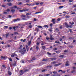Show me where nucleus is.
<instances>
[{"label": "nucleus", "mask_w": 76, "mask_h": 76, "mask_svg": "<svg viewBox=\"0 0 76 76\" xmlns=\"http://www.w3.org/2000/svg\"><path fill=\"white\" fill-rule=\"evenodd\" d=\"M8 74L9 76H11L12 75V72L10 71H8Z\"/></svg>", "instance_id": "7"}, {"label": "nucleus", "mask_w": 76, "mask_h": 76, "mask_svg": "<svg viewBox=\"0 0 76 76\" xmlns=\"http://www.w3.org/2000/svg\"><path fill=\"white\" fill-rule=\"evenodd\" d=\"M57 58H50V60H52V61H53L54 60H56Z\"/></svg>", "instance_id": "6"}, {"label": "nucleus", "mask_w": 76, "mask_h": 76, "mask_svg": "<svg viewBox=\"0 0 76 76\" xmlns=\"http://www.w3.org/2000/svg\"><path fill=\"white\" fill-rule=\"evenodd\" d=\"M49 39H50V40H53V39H54V38L53 37V36H52V35H51L50 36V37L49 38Z\"/></svg>", "instance_id": "8"}, {"label": "nucleus", "mask_w": 76, "mask_h": 76, "mask_svg": "<svg viewBox=\"0 0 76 76\" xmlns=\"http://www.w3.org/2000/svg\"><path fill=\"white\" fill-rule=\"evenodd\" d=\"M61 72V73H65V72L64 71H62V70H59L58 71V72Z\"/></svg>", "instance_id": "5"}, {"label": "nucleus", "mask_w": 76, "mask_h": 76, "mask_svg": "<svg viewBox=\"0 0 76 76\" xmlns=\"http://www.w3.org/2000/svg\"><path fill=\"white\" fill-rule=\"evenodd\" d=\"M28 10H29V9L23 10L24 12H27V11H28Z\"/></svg>", "instance_id": "29"}, {"label": "nucleus", "mask_w": 76, "mask_h": 76, "mask_svg": "<svg viewBox=\"0 0 76 76\" xmlns=\"http://www.w3.org/2000/svg\"><path fill=\"white\" fill-rule=\"evenodd\" d=\"M27 61H28V63H32L33 62V60H27Z\"/></svg>", "instance_id": "12"}, {"label": "nucleus", "mask_w": 76, "mask_h": 76, "mask_svg": "<svg viewBox=\"0 0 76 76\" xmlns=\"http://www.w3.org/2000/svg\"><path fill=\"white\" fill-rule=\"evenodd\" d=\"M66 17L67 19H69V17L68 16H66Z\"/></svg>", "instance_id": "60"}, {"label": "nucleus", "mask_w": 76, "mask_h": 76, "mask_svg": "<svg viewBox=\"0 0 76 76\" xmlns=\"http://www.w3.org/2000/svg\"><path fill=\"white\" fill-rule=\"evenodd\" d=\"M31 36V34H30L27 37V38H30V37Z\"/></svg>", "instance_id": "47"}, {"label": "nucleus", "mask_w": 76, "mask_h": 76, "mask_svg": "<svg viewBox=\"0 0 76 76\" xmlns=\"http://www.w3.org/2000/svg\"><path fill=\"white\" fill-rule=\"evenodd\" d=\"M52 22H53V23L55 24L56 23V20L55 19H52Z\"/></svg>", "instance_id": "4"}, {"label": "nucleus", "mask_w": 76, "mask_h": 76, "mask_svg": "<svg viewBox=\"0 0 76 76\" xmlns=\"http://www.w3.org/2000/svg\"><path fill=\"white\" fill-rule=\"evenodd\" d=\"M36 48L37 50H38L39 49L38 47V46L36 47Z\"/></svg>", "instance_id": "62"}, {"label": "nucleus", "mask_w": 76, "mask_h": 76, "mask_svg": "<svg viewBox=\"0 0 76 76\" xmlns=\"http://www.w3.org/2000/svg\"><path fill=\"white\" fill-rule=\"evenodd\" d=\"M21 18H26V15H20Z\"/></svg>", "instance_id": "15"}, {"label": "nucleus", "mask_w": 76, "mask_h": 76, "mask_svg": "<svg viewBox=\"0 0 76 76\" xmlns=\"http://www.w3.org/2000/svg\"><path fill=\"white\" fill-rule=\"evenodd\" d=\"M25 48L24 47L23 49H21L19 51L20 53H21V54H23L25 53L26 50H25Z\"/></svg>", "instance_id": "1"}, {"label": "nucleus", "mask_w": 76, "mask_h": 76, "mask_svg": "<svg viewBox=\"0 0 76 76\" xmlns=\"http://www.w3.org/2000/svg\"><path fill=\"white\" fill-rule=\"evenodd\" d=\"M61 64H62V63H59L58 64H56L54 66H55V67H57V66H60V65H61Z\"/></svg>", "instance_id": "3"}, {"label": "nucleus", "mask_w": 76, "mask_h": 76, "mask_svg": "<svg viewBox=\"0 0 76 76\" xmlns=\"http://www.w3.org/2000/svg\"><path fill=\"white\" fill-rule=\"evenodd\" d=\"M48 59H44L42 60V61H47Z\"/></svg>", "instance_id": "31"}, {"label": "nucleus", "mask_w": 76, "mask_h": 76, "mask_svg": "<svg viewBox=\"0 0 76 76\" xmlns=\"http://www.w3.org/2000/svg\"><path fill=\"white\" fill-rule=\"evenodd\" d=\"M53 73H54V74H56V73H57V72H55L54 71L53 72Z\"/></svg>", "instance_id": "51"}, {"label": "nucleus", "mask_w": 76, "mask_h": 76, "mask_svg": "<svg viewBox=\"0 0 76 76\" xmlns=\"http://www.w3.org/2000/svg\"><path fill=\"white\" fill-rule=\"evenodd\" d=\"M66 28H69V25H68V24H67V25H66Z\"/></svg>", "instance_id": "35"}, {"label": "nucleus", "mask_w": 76, "mask_h": 76, "mask_svg": "<svg viewBox=\"0 0 76 76\" xmlns=\"http://www.w3.org/2000/svg\"><path fill=\"white\" fill-rule=\"evenodd\" d=\"M13 54L14 57H17L18 56L16 54V53H14Z\"/></svg>", "instance_id": "32"}, {"label": "nucleus", "mask_w": 76, "mask_h": 76, "mask_svg": "<svg viewBox=\"0 0 76 76\" xmlns=\"http://www.w3.org/2000/svg\"><path fill=\"white\" fill-rule=\"evenodd\" d=\"M21 63H25V62H24V61H23V60L21 61Z\"/></svg>", "instance_id": "39"}, {"label": "nucleus", "mask_w": 76, "mask_h": 76, "mask_svg": "<svg viewBox=\"0 0 76 76\" xmlns=\"http://www.w3.org/2000/svg\"><path fill=\"white\" fill-rule=\"evenodd\" d=\"M41 13V12H37L36 13H35V14H38V13Z\"/></svg>", "instance_id": "49"}, {"label": "nucleus", "mask_w": 76, "mask_h": 76, "mask_svg": "<svg viewBox=\"0 0 76 76\" xmlns=\"http://www.w3.org/2000/svg\"><path fill=\"white\" fill-rule=\"evenodd\" d=\"M64 57V55H61L59 56V57L61 58H63Z\"/></svg>", "instance_id": "17"}, {"label": "nucleus", "mask_w": 76, "mask_h": 76, "mask_svg": "<svg viewBox=\"0 0 76 76\" xmlns=\"http://www.w3.org/2000/svg\"><path fill=\"white\" fill-rule=\"evenodd\" d=\"M9 35V34L7 33L6 34V38H7V37H8Z\"/></svg>", "instance_id": "22"}, {"label": "nucleus", "mask_w": 76, "mask_h": 76, "mask_svg": "<svg viewBox=\"0 0 76 76\" xmlns=\"http://www.w3.org/2000/svg\"><path fill=\"white\" fill-rule=\"evenodd\" d=\"M56 62L55 61H53V62H52L51 64H56Z\"/></svg>", "instance_id": "20"}, {"label": "nucleus", "mask_w": 76, "mask_h": 76, "mask_svg": "<svg viewBox=\"0 0 76 76\" xmlns=\"http://www.w3.org/2000/svg\"><path fill=\"white\" fill-rule=\"evenodd\" d=\"M14 9H17V8H18V7H17V6H14Z\"/></svg>", "instance_id": "44"}, {"label": "nucleus", "mask_w": 76, "mask_h": 76, "mask_svg": "<svg viewBox=\"0 0 76 76\" xmlns=\"http://www.w3.org/2000/svg\"><path fill=\"white\" fill-rule=\"evenodd\" d=\"M4 14H7V12H4V13H3Z\"/></svg>", "instance_id": "52"}, {"label": "nucleus", "mask_w": 76, "mask_h": 76, "mask_svg": "<svg viewBox=\"0 0 76 76\" xmlns=\"http://www.w3.org/2000/svg\"><path fill=\"white\" fill-rule=\"evenodd\" d=\"M16 62L15 61H14V64L13 65L14 67L15 66H16Z\"/></svg>", "instance_id": "14"}, {"label": "nucleus", "mask_w": 76, "mask_h": 76, "mask_svg": "<svg viewBox=\"0 0 76 76\" xmlns=\"http://www.w3.org/2000/svg\"><path fill=\"white\" fill-rule=\"evenodd\" d=\"M28 71H29L28 69H26L23 72V73H25V72H28Z\"/></svg>", "instance_id": "19"}, {"label": "nucleus", "mask_w": 76, "mask_h": 76, "mask_svg": "<svg viewBox=\"0 0 76 76\" xmlns=\"http://www.w3.org/2000/svg\"><path fill=\"white\" fill-rule=\"evenodd\" d=\"M42 49H43V50H44L45 48V46H43L42 47Z\"/></svg>", "instance_id": "28"}, {"label": "nucleus", "mask_w": 76, "mask_h": 76, "mask_svg": "<svg viewBox=\"0 0 76 76\" xmlns=\"http://www.w3.org/2000/svg\"><path fill=\"white\" fill-rule=\"evenodd\" d=\"M56 31L57 32H58L59 31V30H58V28H56Z\"/></svg>", "instance_id": "40"}, {"label": "nucleus", "mask_w": 76, "mask_h": 76, "mask_svg": "<svg viewBox=\"0 0 76 76\" xmlns=\"http://www.w3.org/2000/svg\"><path fill=\"white\" fill-rule=\"evenodd\" d=\"M26 48L27 49V51H29V47H28V46L26 45Z\"/></svg>", "instance_id": "11"}, {"label": "nucleus", "mask_w": 76, "mask_h": 76, "mask_svg": "<svg viewBox=\"0 0 76 76\" xmlns=\"http://www.w3.org/2000/svg\"><path fill=\"white\" fill-rule=\"evenodd\" d=\"M11 12H12V13H14V12H15V9L11 10Z\"/></svg>", "instance_id": "16"}, {"label": "nucleus", "mask_w": 76, "mask_h": 76, "mask_svg": "<svg viewBox=\"0 0 76 76\" xmlns=\"http://www.w3.org/2000/svg\"><path fill=\"white\" fill-rule=\"evenodd\" d=\"M56 53H57V54H59V53H60V52L58 51H56Z\"/></svg>", "instance_id": "36"}, {"label": "nucleus", "mask_w": 76, "mask_h": 76, "mask_svg": "<svg viewBox=\"0 0 76 76\" xmlns=\"http://www.w3.org/2000/svg\"><path fill=\"white\" fill-rule=\"evenodd\" d=\"M2 7H4V8H5V6L4 5H2Z\"/></svg>", "instance_id": "55"}, {"label": "nucleus", "mask_w": 76, "mask_h": 76, "mask_svg": "<svg viewBox=\"0 0 76 76\" xmlns=\"http://www.w3.org/2000/svg\"><path fill=\"white\" fill-rule=\"evenodd\" d=\"M53 50L54 51H56V50H57V48H53Z\"/></svg>", "instance_id": "41"}, {"label": "nucleus", "mask_w": 76, "mask_h": 76, "mask_svg": "<svg viewBox=\"0 0 76 76\" xmlns=\"http://www.w3.org/2000/svg\"><path fill=\"white\" fill-rule=\"evenodd\" d=\"M17 21H18V20L17 19H14L12 21V22H17Z\"/></svg>", "instance_id": "25"}, {"label": "nucleus", "mask_w": 76, "mask_h": 76, "mask_svg": "<svg viewBox=\"0 0 76 76\" xmlns=\"http://www.w3.org/2000/svg\"><path fill=\"white\" fill-rule=\"evenodd\" d=\"M7 5H8V6H12L13 4H12L11 3H9L7 4Z\"/></svg>", "instance_id": "13"}, {"label": "nucleus", "mask_w": 76, "mask_h": 76, "mask_svg": "<svg viewBox=\"0 0 76 76\" xmlns=\"http://www.w3.org/2000/svg\"><path fill=\"white\" fill-rule=\"evenodd\" d=\"M31 15V13L29 12H28L26 14V15Z\"/></svg>", "instance_id": "34"}, {"label": "nucleus", "mask_w": 76, "mask_h": 76, "mask_svg": "<svg viewBox=\"0 0 76 76\" xmlns=\"http://www.w3.org/2000/svg\"><path fill=\"white\" fill-rule=\"evenodd\" d=\"M69 28H72V27H73V26H72V25H69Z\"/></svg>", "instance_id": "43"}, {"label": "nucleus", "mask_w": 76, "mask_h": 76, "mask_svg": "<svg viewBox=\"0 0 76 76\" xmlns=\"http://www.w3.org/2000/svg\"><path fill=\"white\" fill-rule=\"evenodd\" d=\"M45 71H47V69H43L42 70V72H44Z\"/></svg>", "instance_id": "23"}, {"label": "nucleus", "mask_w": 76, "mask_h": 76, "mask_svg": "<svg viewBox=\"0 0 76 76\" xmlns=\"http://www.w3.org/2000/svg\"><path fill=\"white\" fill-rule=\"evenodd\" d=\"M10 9H8V8L7 9V10H6V11H7V12H10Z\"/></svg>", "instance_id": "30"}, {"label": "nucleus", "mask_w": 76, "mask_h": 76, "mask_svg": "<svg viewBox=\"0 0 76 76\" xmlns=\"http://www.w3.org/2000/svg\"><path fill=\"white\" fill-rule=\"evenodd\" d=\"M22 19H23V20H28V19L26 18H23Z\"/></svg>", "instance_id": "42"}, {"label": "nucleus", "mask_w": 76, "mask_h": 76, "mask_svg": "<svg viewBox=\"0 0 76 76\" xmlns=\"http://www.w3.org/2000/svg\"><path fill=\"white\" fill-rule=\"evenodd\" d=\"M23 10H20L19 12H23Z\"/></svg>", "instance_id": "48"}, {"label": "nucleus", "mask_w": 76, "mask_h": 76, "mask_svg": "<svg viewBox=\"0 0 76 76\" xmlns=\"http://www.w3.org/2000/svg\"><path fill=\"white\" fill-rule=\"evenodd\" d=\"M66 66H69V64L68 63H66V64H65Z\"/></svg>", "instance_id": "46"}, {"label": "nucleus", "mask_w": 76, "mask_h": 76, "mask_svg": "<svg viewBox=\"0 0 76 76\" xmlns=\"http://www.w3.org/2000/svg\"><path fill=\"white\" fill-rule=\"evenodd\" d=\"M18 4V5H20V4H22V2L19 3V4Z\"/></svg>", "instance_id": "57"}, {"label": "nucleus", "mask_w": 76, "mask_h": 76, "mask_svg": "<svg viewBox=\"0 0 76 76\" xmlns=\"http://www.w3.org/2000/svg\"><path fill=\"white\" fill-rule=\"evenodd\" d=\"M14 34H18V32H14Z\"/></svg>", "instance_id": "63"}, {"label": "nucleus", "mask_w": 76, "mask_h": 76, "mask_svg": "<svg viewBox=\"0 0 76 76\" xmlns=\"http://www.w3.org/2000/svg\"><path fill=\"white\" fill-rule=\"evenodd\" d=\"M11 56L12 57H14V54H12V55H11Z\"/></svg>", "instance_id": "58"}, {"label": "nucleus", "mask_w": 76, "mask_h": 76, "mask_svg": "<svg viewBox=\"0 0 76 76\" xmlns=\"http://www.w3.org/2000/svg\"><path fill=\"white\" fill-rule=\"evenodd\" d=\"M63 7V6H61L59 7V9H62Z\"/></svg>", "instance_id": "38"}, {"label": "nucleus", "mask_w": 76, "mask_h": 76, "mask_svg": "<svg viewBox=\"0 0 76 76\" xmlns=\"http://www.w3.org/2000/svg\"><path fill=\"white\" fill-rule=\"evenodd\" d=\"M9 60L10 61H12V58H10Z\"/></svg>", "instance_id": "61"}, {"label": "nucleus", "mask_w": 76, "mask_h": 76, "mask_svg": "<svg viewBox=\"0 0 76 76\" xmlns=\"http://www.w3.org/2000/svg\"><path fill=\"white\" fill-rule=\"evenodd\" d=\"M47 54H48V55H50V56H51V53H50L49 52H48Z\"/></svg>", "instance_id": "50"}, {"label": "nucleus", "mask_w": 76, "mask_h": 76, "mask_svg": "<svg viewBox=\"0 0 76 76\" xmlns=\"http://www.w3.org/2000/svg\"><path fill=\"white\" fill-rule=\"evenodd\" d=\"M31 41H30L28 43V45H30L31 44Z\"/></svg>", "instance_id": "54"}, {"label": "nucleus", "mask_w": 76, "mask_h": 76, "mask_svg": "<svg viewBox=\"0 0 76 76\" xmlns=\"http://www.w3.org/2000/svg\"><path fill=\"white\" fill-rule=\"evenodd\" d=\"M43 27H44V28H48V26L47 25H45Z\"/></svg>", "instance_id": "21"}, {"label": "nucleus", "mask_w": 76, "mask_h": 76, "mask_svg": "<svg viewBox=\"0 0 76 76\" xmlns=\"http://www.w3.org/2000/svg\"><path fill=\"white\" fill-rule=\"evenodd\" d=\"M50 27H52V26H53V24L51 23L50 24Z\"/></svg>", "instance_id": "53"}, {"label": "nucleus", "mask_w": 76, "mask_h": 76, "mask_svg": "<svg viewBox=\"0 0 76 76\" xmlns=\"http://www.w3.org/2000/svg\"><path fill=\"white\" fill-rule=\"evenodd\" d=\"M32 25H30L28 26V28H32Z\"/></svg>", "instance_id": "24"}, {"label": "nucleus", "mask_w": 76, "mask_h": 76, "mask_svg": "<svg viewBox=\"0 0 76 76\" xmlns=\"http://www.w3.org/2000/svg\"><path fill=\"white\" fill-rule=\"evenodd\" d=\"M25 5H27V6H30L31 5V4H25Z\"/></svg>", "instance_id": "45"}, {"label": "nucleus", "mask_w": 76, "mask_h": 76, "mask_svg": "<svg viewBox=\"0 0 76 76\" xmlns=\"http://www.w3.org/2000/svg\"><path fill=\"white\" fill-rule=\"evenodd\" d=\"M75 71L73 70L72 71L71 73H75Z\"/></svg>", "instance_id": "59"}, {"label": "nucleus", "mask_w": 76, "mask_h": 76, "mask_svg": "<svg viewBox=\"0 0 76 76\" xmlns=\"http://www.w3.org/2000/svg\"><path fill=\"white\" fill-rule=\"evenodd\" d=\"M47 67V69H51L52 67V66H48Z\"/></svg>", "instance_id": "10"}, {"label": "nucleus", "mask_w": 76, "mask_h": 76, "mask_svg": "<svg viewBox=\"0 0 76 76\" xmlns=\"http://www.w3.org/2000/svg\"><path fill=\"white\" fill-rule=\"evenodd\" d=\"M1 59H3L4 60L6 59V57L5 56H1Z\"/></svg>", "instance_id": "2"}, {"label": "nucleus", "mask_w": 76, "mask_h": 76, "mask_svg": "<svg viewBox=\"0 0 76 76\" xmlns=\"http://www.w3.org/2000/svg\"><path fill=\"white\" fill-rule=\"evenodd\" d=\"M50 39V38H49V37H46V39H47V40H48V39Z\"/></svg>", "instance_id": "56"}, {"label": "nucleus", "mask_w": 76, "mask_h": 76, "mask_svg": "<svg viewBox=\"0 0 76 76\" xmlns=\"http://www.w3.org/2000/svg\"><path fill=\"white\" fill-rule=\"evenodd\" d=\"M37 27L39 28H42V27L41 26H37Z\"/></svg>", "instance_id": "37"}, {"label": "nucleus", "mask_w": 76, "mask_h": 76, "mask_svg": "<svg viewBox=\"0 0 76 76\" xmlns=\"http://www.w3.org/2000/svg\"><path fill=\"white\" fill-rule=\"evenodd\" d=\"M23 47V46H22V45H20V49H21Z\"/></svg>", "instance_id": "26"}, {"label": "nucleus", "mask_w": 76, "mask_h": 76, "mask_svg": "<svg viewBox=\"0 0 76 76\" xmlns=\"http://www.w3.org/2000/svg\"><path fill=\"white\" fill-rule=\"evenodd\" d=\"M23 73H24V72H23V71L22 70H21L20 72V75H23Z\"/></svg>", "instance_id": "9"}, {"label": "nucleus", "mask_w": 76, "mask_h": 76, "mask_svg": "<svg viewBox=\"0 0 76 76\" xmlns=\"http://www.w3.org/2000/svg\"><path fill=\"white\" fill-rule=\"evenodd\" d=\"M39 4V3H36V5H38Z\"/></svg>", "instance_id": "64"}, {"label": "nucleus", "mask_w": 76, "mask_h": 76, "mask_svg": "<svg viewBox=\"0 0 76 76\" xmlns=\"http://www.w3.org/2000/svg\"><path fill=\"white\" fill-rule=\"evenodd\" d=\"M55 43H56V44H60V42H57V41H56L55 42Z\"/></svg>", "instance_id": "33"}, {"label": "nucleus", "mask_w": 76, "mask_h": 76, "mask_svg": "<svg viewBox=\"0 0 76 76\" xmlns=\"http://www.w3.org/2000/svg\"><path fill=\"white\" fill-rule=\"evenodd\" d=\"M69 23H70V24L71 25H74V24H75V23H74L73 22L72 23L71 22H69Z\"/></svg>", "instance_id": "18"}, {"label": "nucleus", "mask_w": 76, "mask_h": 76, "mask_svg": "<svg viewBox=\"0 0 76 76\" xmlns=\"http://www.w3.org/2000/svg\"><path fill=\"white\" fill-rule=\"evenodd\" d=\"M69 3H72V2H73V0H69Z\"/></svg>", "instance_id": "27"}]
</instances>
